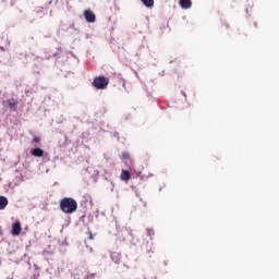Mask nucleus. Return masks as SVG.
Segmentation results:
<instances>
[{
	"instance_id": "a211bd4d",
	"label": "nucleus",
	"mask_w": 279,
	"mask_h": 279,
	"mask_svg": "<svg viewBox=\"0 0 279 279\" xmlns=\"http://www.w3.org/2000/svg\"><path fill=\"white\" fill-rule=\"evenodd\" d=\"M0 234H1V229H0Z\"/></svg>"
},
{
	"instance_id": "dca6fc26",
	"label": "nucleus",
	"mask_w": 279,
	"mask_h": 279,
	"mask_svg": "<svg viewBox=\"0 0 279 279\" xmlns=\"http://www.w3.org/2000/svg\"><path fill=\"white\" fill-rule=\"evenodd\" d=\"M89 252H93V247H89Z\"/></svg>"
},
{
	"instance_id": "4468645a",
	"label": "nucleus",
	"mask_w": 279,
	"mask_h": 279,
	"mask_svg": "<svg viewBox=\"0 0 279 279\" xmlns=\"http://www.w3.org/2000/svg\"><path fill=\"white\" fill-rule=\"evenodd\" d=\"M33 141H34V143H40V137L35 136V137L33 138Z\"/></svg>"
},
{
	"instance_id": "423d86ee",
	"label": "nucleus",
	"mask_w": 279,
	"mask_h": 279,
	"mask_svg": "<svg viewBox=\"0 0 279 279\" xmlns=\"http://www.w3.org/2000/svg\"><path fill=\"white\" fill-rule=\"evenodd\" d=\"M32 156H34L35 158H43V156H45V150L41 148H34L32 150Z\"/></svg>"
},
{
	"instance_id": "f3484780",
	"label": "nucleus",
	"mask_w": 279,
	"mask_h": 279,
	"mask_svg": "<svg viewBox=\"0 0 279 279\" xmlns=\"http://www.w3.org/2000/svg\"><path fill=\"white\" fill-rule=\"evenodd\" d=\"M0 49L3 51V47H0Z\"/></svg>"
},
{
	"instance_id": "9b49d317",
	"label": "nucleus",
	"mask_w": 279,
	"mask_h": 279,
	"mask_svg": "<svg viewBox=\"0 0 279 279\" xmlns=\"http://www.w3.org/2000/svg\"><path fill=\"white\" fill-rule=\"evenodd\" d=\"M146 8H154V0H141Z\"/></svg>"
},
{
	"instance_id": "9d476101",
	"label": "nucleus",
	"mask_w": 279,
	"mask_h": 279,
	"mask_svg": "<svg viewBox=\"0 0 279 279\" xmlns=\"http://www.w3.org/2000/svg\"><path fill=\"white\" fill-rule=\"evenodd\" d=\"M5 206H8V197L0 196V210H5Z\"/></svg>"
},
{
	"instance_id": "0eeeda50",
	"label": "nucleus",
	"mask_w": 279,
	"mask_h": 279,
	"mask_svg": "<svg viewBox=\"0 0 279 279\" xmlns=\"http://www.w3.org/2000/svg\"><path fill=\"white\" fill-rule=\"evenodd\" d=\"M120 178L122 182H129V180L132 178V174H130V171L128 170H122Z\"/></svg>"
},
{
	"instance_id": "f257e3e1",
	"label": "nucleus",
	"mask_w": 279,
	"mask_h": 279,
	"mask_svg": "<svg viewBox=\"0 0 279 279\" xmlns=\"http://www.w3.org/2000/svg\"><path fill=\"white\" fill-rule=\"evenodd\" d=\"M60 208L65 215H73L77 210V202L71 197H65L60 202Z\"/></svg>"
},
{
	"instance_id": "39448f33",
	"label": "nucleus",
	"mask_w": 279,
	"mask_h": 279,
	"mask_svg": "<svg viewBox=\"0 0 279 279\" xmlns=\"http://www.w3.org/2000/svg\"><path fill=\"white\" fill-rule=\"evenodd\" d=\"M21 222L20 221H16L12 225V230H11V234L13 236H19V234H21Z\"/></svg>"
},
{
	"instance_id": "1a4fd4ad",
	"label": "nucleus",
	"mask_w": 279,
	"mask_h": 279,
	"mask_svg": "<svg viewBox=\"0 0 279 279\" xmlns=\"http://www.w3.org/2000/svg\"><path fill=\"white\" fill-rule=\"evenodd\" d=\"M111 260L113 263H116L117 265H119V263L121 260V255L118 252L111 253Z\"/></svg>"
},
{
	"instance_id": "6e6552de",
	"label": "nucleus",
	"mask_w": 279,
	"mask_h": 279,
	"mask_svg": "<svg viewBox=\"0 0 279 279\" xmlns=\"http://www.w3.org/2000/svg\"><path fill=\"white\" fill-rule=\"evenodd\" d=\"M180 5L183 10H190L193 2H191V0H180Z\"/></svg>"
},
{
	"instance_id": "ddd939ff",
	"label": "nucleus",
	"mask_w": 279,
	"mask_h": 279,
	"mask_svg": "<svg viewBox=\"0 0 279 279\" xmlns=\"http://www.w3.org/2000/svg\"><path fill=\"white\" fill-rule=\"evenodd\" d=\"M122 159H123V160L130 159V154H128V153H122Z\"/></svg>"
},
{
	"instance_id": "f03ea898",
	"label": "nucleus",
	"mask_w": 279,
	"mask_h": 279,
	"mask_svg": "<svg viewBox=\"0 0 279 279\" xmlns=\"http://www.w3.org/2000/svg\"><path fill=\"white\" fill-rule=\"evenodd\" d=\"M108 84L109 80L106 76H98L94 78L92 86L98 90H105V88H108Z\"/></svg>"
},
{
	"instance_id": "7ed1b4c3",
	"label": "nucleus",
	"mask_w": 279,
	"mask_h": 279,
	"mask_svg": "<svg viewBox=\"0 0 279 279\" xmlns=\"http://www.w3.org/2000/svg\"><path fill=\"white\" fill-rule=\"evenodd\" d=\"M83 16L87 23H95V21H97V16L90 10H85L83 12Z\"/></svg>"
},
{
	"instance_id": "f8f14e48",
	"label": "nucleus",
	"mask_w": 279,
	"mask_h": 279,
	"mask_svg": "<svg viewBox=\"0 0 279 279\" xmlns=\"http://www.w3.org/2000/svg\"><path fill=\"white\" fill-rule=\"evenodd\" d=\"M146 232L150 236V239L154 236V229H146Z\"/></svg>"
},
{
	"instance_id": "20e7f679",
	"label": "nucleus",
	"mask_w": 279,
	"mask_h": 279,
	"mask_svg": "<svg viewBox=\"0 0 279 279\" xmlns=\"http://www.w3.org/2000/svg\"><path fill=\"white\" fill-rule=\"evenodd\" d=\"M3 106H7V108H9L12 112H16V106H19V101L14 98H11L5 100Z\"/></svg>"
},
{
	"instance_id": "2eb2a0df",
	"label": "nucleus",
	"mask_w": 279,
	"mask_h": 279,
	"mask_svg": "<svg viewBox=\"0 0 279 279\" xmlns=\"http://www.w3.org/2000/svg\"><path fill=\"white\" fill-rule=\"evenodd\" d=\"M93 278H95V274L88 275L86 279H93Z\"/></svg>"
}]
</instances>
